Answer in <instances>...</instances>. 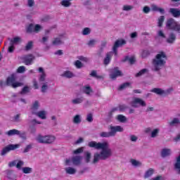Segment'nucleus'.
I'll use <instances>...</instances> for the list:
<instances>
[{
  "instance_id": "1",
  "label": "nucleus",
  "mask_w": 180,
  "mask_h": 180,
  "mask_svg": "<svg viewBox=\"0 0 180 180\" xmlns=\"http://www.w3.org/2000/svg\"><path fill=\"white\" fill-rule=\"evenodd\" d=\"M90 148H95L96 150H101L100 153H95L93 162L96 164L99 160L105 161L112 155V149L109 148V143L106 142L101 143L96 141H90L88 143Z\"/></svg>"
},
{
  "instance_id": "2",
  "label": "nucleus",
  "mask_w": 180,
  "mask_h": 180,
  "mask_svg": "<svg viewBox=\"0 0 180 180\" xmlns=\"http://www.w3.org/2000/svg\"><path fill=\"white\" fill-rule=\"evenodd\" d=\"M166 60H167V57L165 52H159V53L156 55L155 58L153 60V65L155 68V71H160L161 67H164L167 63Z\"/></svg>"
},
{
  "instance_id": "3",
  "label": "nucleus",
  "mask_w": 180,
  "mask_h": 180,
  "mask_svg": "<svg viewBox=\"0 0 180 180\" xmlns=\"http://www.w3.org/2000/svg\"><path fill=\"white\" fill-rule=\"evenodd\" d=\"M110 131L109 132H105L103 131L100 133V137H103V138H108V137H115L116 136V133L120 132L122 133L123 131V127L121 126H110Z\"/></svg>"
},
{
  "instance_id": "4",
  "label": "nucleus",
  "mask_w": 180,
  "mask_h": 180,
  "mask_svg": "<svg viewBox=\"0 0 180 180\" xmlns=\"http://www.w3.org/2000/svg\"><path fill=\"white\" fill-rule=\"evenodd\" d=\"M36 140L38 141V143L41 144H51V143H53V141L56 140V136L51 135L44 136L41 135H38Z\"/></svg>"
},
{
  "instance_id": "5",
  "label": "nucleus",
  "mask_w": 180,
  "mask_h": 180,
  "mask_svg": "<svg viewBox=\"0 0 180 180\" xmlns=\"http://www.w3.org/2000/svg\"><path fill=\"white\" fill-rule=\"evenodd\" d=\"M166 27L169 30H173L174 32L180 31V25L174 18H169L166 22Z\"/></svg>"
},
{
  "instance_id": "6",
  "label": "nucleus",
  "mask_w": 180,
  "mask_h": 180,
  "mask_svg": "<svg viewBox=\"0 0 180 180\" xmlns=\"http://www.w3.org/2000/svg\"><path fill=\"white\" fill-rule=\"evenodd\" d=\"M15 81L16 78H15V76L13 75L7 78L6 85L8 86H12L13 88H18V86H22V85H23L22 83Z\"/></svg>"
},
{
  "instance_id": "7",
  "label": "nucleus",
  "mask_w": 180,
  "mask_h": 180,
  "mask_svg": "<svg viewBox=\"0 0 180 180\" xmlns=\"http://www.w3.org/2000/svg\"><path fill=\"white\" fill-rule=\"evenodd\" d=\"M146 101H144L143 99L140 98H135L134 100L131 102V106L132 108H139V106H146Z\"/></svg>"
},
{
  "instance_id": "8",
  "label": "nucleus",
  "mask_w": 180,
  "mask_h": 180,
  "mask_svg": "<svg viewBox=\"0 0 180 180\" xmlns=\"http://www.w3.org/2000/svg\"><path fill=\"white\" fill-rule=\"evenodd\" d=\"M122 75L123 73L119 70V67H115L111 70L110 78H111V79H116L117 77H122Z\"/></svg>"
},
{
  "instance_id": "9",
  "label": "nucleus",
  "mask_w": 180,
  "mask_h": 180,
  "mask_svg": "<svg viewBox=\"0 0 180 180\" xmlns=\"http://www.w3.org/2000/svg\"><path fill=\"white\" fill-rule=\"evenodd\" d=\"M19 145L15 144H9L8 146L4 147L2 150H1V155H6V154H8V153H9V151H12L13 150H16V148H18Z\"/></svg>"
},
{
  "instance_id": "10",
  "label": "nucleus",
  "mask_w": 180,
  "mask_h": 180,
  "mask_svg": "<svg viewBox=\"0 0 180 180\" xmlns=\"http://www.w3.org/2000/svg\"><path fill=\"white\" fill-rule=\"evenodd\" d=\"M150 92H153V94H156V95H168V94L172 92V89H169L165 91L160 88H154L150 90Z\"/></svg>"
},
{
  "instance_id": "11",
  "label": "nucleus",
  "mask_w": 180,
  "mask_h": 180,
  "mask_svg": "<svg viewBox=\"0 0 180 180\" xmlns=\"http://www.w3.org/2000/svg\"><path fill=\"white\" fill-rule=\"evenodd\" d=\"M123 44H126V41L124 39L117 40L112 47V51L115 53V56H117V48L120 47V46H123Z\"/></svg>"
},
{
  "instance_id": "12",
  "label": "nucleus",
  "mask_w": 180,
  "mask_h": 180,
  "mask_svg": "<svg viewBox=\"0 0 180 180\" xmlns=\"http://www.w3.org/2000/svg\"><path fill=\"white\" fill-rule=\"evenodd\" d=\"M33 60H34V56H33V54L32 53L26 55L23 58L24 63L25 64V65H32Z\"/></svg>"
},
{
  "instance_id": "13",
  "label": "nucleus",
  "mask_w": 180,
  "mask_h": 180,
  "mask_svg": "<svg viewBox=\"0 0 180 180\" xmlns=\"http://www.w3.org/2000/svg\"><path fill=\"white\" fill-rule=\"evenodd\" d=\"M113 56V52L110 51L107 53L105 58L103 60L104 65H109Z\"/></svg>"
},
{
  "instance_id": "14",
  "label": "nucleus",
  "mask_w": 180,
  "mask_h": 180,
  "mask_svg": "<svg viewBox=\"0 0 180 180\" xmlns=\"http://www.w3.org/2000/svg\"><path fill=\"white\" fill-rule=\"evenodd\" d=\"M82 160V156H75L72 158V162L73 165H79Z\"/></svg>"
},
{
  "instance_id": "15",
  "label": "nucleus",
  "mask_w": 180,
  "mask_h": 180,
  "mask_svg": "<svg viewBox=\"0 0 180 180\" xmlns=\"http://www.w3.org/2000/svg\"><path fill=\"white\" fill-rule=\"evenodd\" d=\"M152 11H153V12H160V13H162V15L165 13V10L164 8H159L155 5H152Z\"/></svg>"
},
{
  "instance_id": "16",
  "label": "nucleus",
  "mask_w": 180,
  "mask_h": 180,
  "mask_svg": "<svg viewBox=\"0 0 180 180\" xmlns=\"http://www.w3.org/2000/svg\"><path fill=\"white\" fill-rule=\"evenodd\" d=\"M6 134H7V136H19V134H20V131L18 130V129H11L8 131H7L6 133Z\"/></svg>"
},
{
  "instance_id": "17",
  "label": "nucleus",
  "mask_w": 180,
  "mask_h": 180,
  "mask_svg": "<svg viewBox=\"0 0 180 180\" xmlns=\"http://www.w3.org/2000/svg\"><path fill=\"white\" fill-rule=\"evenodd\" d=\"M169 12L174 18H179V16H180V11L177 8H170Z\"/></svg>"
},
{
  "instance_id": "18",
  "label": "nucleus",
  "mask_w": 180,
  "mask_h": 180,
  "mask_svg": "<svg viewBox=\"0 0 180 180\" xmlns=\"http://www.w3.org/2000/svg\"><path fill=\"white\" fill-rule=\"evenodd\" d=\"M126 61H129V64L133 65L136 63V58L134 57L129 58V56H125L122 60V63H126Z\"/></svg>"
},
{
  "instance_id": "19",
  "label": "nucleus",
  "mask_w": 180,
  "mask_h": 180,
  "mask_svg": "<svg viewBox=\"0 0 180 180\" xmlns=\"http://www.w3.org/2000/svg\"><path fill=\"white\" fill-rule=\"evenodd\" d=\"M161 155L163 158H165V157H168V155H171V149L164 148L163 150H162Z\"/></svg>"
},
{
  "instance_id": "20",
  "label": "nucleus",
  "mask_w": 180,
  "mask_h": 180,
  "mask_svg": "<svg viewBox=\"0 0 180 180\" xmlns=\"http://www.w3.org/2000/svg\"><path fill=\"white\" fill-rule=\"evenodd\" d=\"M175 40H176V37L175 36V34L171 33L169 36V38L167 39V42L172 44V43H174Z\"/></svg>"
},
{
  "instance_id": "21",
  "label": "nucleus",
  "mask_w": 180,
  "mask_h": 180,
  "mask_svg": "<svg viewBox=\"0 0 180 180\" xmlns=\"http://www.w3.org/2000/svg\"><path fill=\"white\" fill-rule=\"evenodd\" d=\"M34 115L38 116V117H40V119L44 120L46 118V111L41 110L39 111L38 112H33Z\"/></svg>"
},
{
  "instance_id": "22",
  "label": "nucleus",
  "mask_w": 180,
  "mask_h": 180,
  "mask_svg": "<svg viewBox=\"0 0 180 180\" xmlns=\"http://www.w3.org/2000/svg\"><path fill=\"white\" fill-rule=\"evenodd\" d=\"M20 41H22V39L20 37H15L11 39L10 44H18V43H20Z\"/></svg>"
},
{
  "instance_id": "23",
  "label": "nucleus",
  "mask_w": 180,
  "mask_h": 180,
  "mask_svg": "<svg viewBox=\"0 0 180 180\" xmlns=\"http://www.w3.org/2000/svg\"><path fill=\"white\" fill-rule=\"evenodd\" d=\"M83 92L86 94V95H90L91 92H94L92 88L89 86H84L83 88Z\"/></svg>"
},
{
  "instance_id": "24",
  "label": "nucleus",
  "mask_w": 180,
  "mask_h": 180,
  "mask_svg": "<svg viewBox=\"0 0 180 180\" xmlns=\"http://www.w3.org/2000/svg\"><path fill=\"white\" fill-rule=\"evenodd\" d=\"M174 169H177L178 174H180V155L176 158V162L174 164Z\"/></svg>"
},
{
  "instance_id": "25",
  "label": "nucleus",
  "mask_w": 180,
  "mask_h": 180,
  "mask_svg": "<svg viewBox=\"0 0 180 180\" xmlns=\"http://www.w3.org/2000/svg\"><path fill=\"white\" fill-rule=\"evenodd\" d=\"M117 120H118V122H120L121 123H124L127 122V118H126V116L123 115H118L117 117Z\"/></svg>"
},
{
  "instance_id": "26",
  "label": "nucleus",
  "mask_w": 180,
  "mask_h": 180,
  "mask_svg": "<svg viewBox=\"0 0 180 180\" xmlns=\"http://www.w3.org/2000/svg\"><path fill=\"white\" fill-rule=\"evenodd\" d=\"M62 77H65L66 78H72V77H74V74L70 70H66L62 75Z\"/></svg>"
},
{
  "instance_id": "27",
  "label": "nucleus",
  "mask_w": 180,
  "mask_h": 180,
  "mask_svg": "<svg viewBox=\"0 0 180 180\" xmlns=\"http://www.w3.org/2000/svg\"><path fill=\"white\" fill-rule=\"evenodd\" d=\"M33 49V41H29L25 47V51H30Z\"/></svg>"
},
{
  "instance_id": "28",
  "label": "nucleus",
  "mask_w": 180,
  "mask_h": 180,
  "mask_svg": "<svg viewBox=\"0 0 180 180\" xmlns=\"http://www.w3.org/2000/svg\"><path fill=\"white\" fill-rule=\"evenodd\" d=\"M153 174H154V169L150 168L145 173L144 178H150V176H151V175H153Z\"/></svg>"
},
{
  "instance_id": "29",
  "label": "nucleus",
  "mask_w": 180,
  "mask_h": 180,
  "mask_svg": "<svg viewBox=\"0 0 180 180\" xmlns=\"http://www.w3.org/2000/svg\"><path fill=\"white\" fill-rule=\"evenodd\" d=\"M65 172L67 174H69L70 175H74L75 172H77V170L72 167H68L65 169Z\"/></svg>"
},
{
  "instance_id": "30",
  "label": "nucleus",
  "mask_w": 180,
  "mask_h": 180,
  "mask_svg": "<svg viewBox=\"0 0 180 180\" xmlns=\"http://www.w3.org/2000/svg\"><path fill=\"white\" fill-rule=\"evenodd\" d=\"M73 122L75 124H79V123H81V116L79 115H76L73 118Z\"/></svg>"
},
{
  "instance_id": "31",
  "label": "nucleus",
  "mask_w": 180,
  "mask_h": 180,
  "mask_svg": "<svg viewBox=\"0 0 180 180\" xmlns=\"http://www.w3.org/2000/svg\"><path fill=\"white\" fill-rule=\"evenodd\" d=\"M146 72H148V70L146 68L142 69L138 73L136 74L135 77H141V75H144Z\"/></svg>"
},
{
  "instance_id": "32",
  "label": "nucleus",
  "mask_w": 180,
  "mask_h": 180,
  "mask_svg": "<svg viewBox=\"0 0 180 180\" xmlns=\"http://www.w3.org/2000/svg\"><path fill=\"white\" fill-rule=\"evenodd\" d=\"M84 101V98L81 97V98H77L75 99H73L72 101V103H74V105H78V103H82V102Z\"/></svg>"
},
{
  "instance_id": "33",
  "label": "nucleus",
  "mask_w": 180,
  "mask_h": 180,
  "mask_svg": "<svg viewBox=\"0 0 180 180\" xmlns=\"http://www.w3.org/2000/svg\"><path fill=\"white\" fill-rule=\"evenodd\" d=\"M34 32V25L30 24L27 27V33H33Z\"/></svg>"
},
{
  "instance_id": "34",
  "label": "nucleus",
  "mask_w": 180,
  "mask_h": 180,
  "mask_svg": "<svg viewBox=\"0 0 180 180\" xmlns=\"http://www.w3.org/2000/svg\"><path fill=\"white\" fill-rule=\"evenodd\" d=\"M52 44H53V46H60V44H63V41H61L60 38H55L52 42Z\"/></svg>"
},
{
  "instance_id": "35",
  "label": "nucleus",
  "mask_w": 180,
  "mask_h": 180,
  "mask_svg": "<svg viewBox=\"0 0 180 180\" xmlns=\"http://www.w3.org/2000/svg\"><path fill=\"white\" fill-rule=\"evenodd\" d=\"M127 86H130V83L129 82H125L120 86L118 88L119 91H122V89H126Z\"/></svg>"
},
{
  "instance_id": "36",
  "label": "nucleus",
  "mask_w": 180,
  "mask_h": 180,
  "mask_svg": "<svg viewBox=\"0 0 180 180\" xmlns=\"http://www.w3.org/2000/svg\"><path fill=\"white\" fill-rule=\"evenodd\" d=\"M164 20H165V17L164 15H162L158 19V27H162V23H164Z\"/></svg>"
},
{
  "instance_id": "37",
  "label": "nucleus",
  "mask_w": 180,
  "mask_h": 180,
  "mask_svg": "<svg viewBox=\"0 0 180 180\" xmlns=\"http://www.w3.org/2000/svg\"><path fill=\"white\" fill-rule=\"evenodd\" d=\"M179 119L178 118H174L169 123V126H175V124H179Z\"/></svg>"
},
{
  "instance_id": "38",
  "label": "nucleus",
  "mask_w": 180,
  "mask_h": 180,
  "mask_svg": "<svg viewBox=\"0 0 180 180\" xmlns=\"http://www.w3.org/2000/svg\"><path fill=\"white\" fill-rule=\"evenodd\" d=\"M32 171V169L31 167H25L22 168L23 174H30Z\"/></svg>"
},
{
  "instance_id": "39",
  "label": "nucleus",
  "mask_w": 180,
  "mask_h": 180,
  "mask_svg": "<svg viewBox=\"0 0 180 180\" xmlns=\"http://www.w3.org/2000/svg\"><path fill=\"white\" fill-rule=\"evenodd\" d=\"M24 165L25 162H23V160H18V163L16 164V168H18V169H21L22 167H23Z\"/></svg>"
},
{
  "instance_id": "40",
  "label": "nucleus",
  "mask_w": 180,
  "mask_h": 180,
  "mask_svg": "<svg viewBox=\"0 0 180 180\" xmlns=\"http://www.w3.org/2000/svg\"><path fill=\"white\" fill-rule=\"evenodd\" d=\"M31 109H32V110H34V111L37 110V109H39V101H34Z\"/></svg>"
},
{
  "instance_id": "41",
  "label": "nucleus",
  "mask_w": 180,
  "mask_h": 180,
  "mask_svg": "<svg viewBox=\"0 0 180 180\" xmlns=\"http://www.w3.org/2000/svg\"><path fill=\"white\" fill-rule=\"evenodd\" d=\"M86 120L89 123H92V122H94V117L91 113L87 115Z\"/></svg>"
},
{
  "instance_id": "42",
  "label": "nucleus",
  "mask_w": 180,
  "mask_h": 180,
  "mask_svg": "<svg viewBox=\"0 0 180 180\" xmlns=\"http://www.w3.org/2000/svg\"><path fill=\"white\" fill-rule=\"evenodd\" d=\"M149 54H150V51H148V50H144L142 51L141 57L142 58H147Z\"/></svg>"
},
{
  "instance_id": "43",
  "label": "nucleus",
  "mask_w": 180,
  "mask_h": 180,
  "mask_svg": "<svg viewBox=\"0 0 180 180\" xmlns=\"http://www.w3.org/2000/svg\"><path fill=\"white\" fill-rule=\"evenodd\" d=\"M159 132H160V129H155L152 131V133H151V137H152L153 139H154L155 137H157V136H158V134Z\"/></svg>"
},
{
  "instance_id": "44",
  "label": "nucleus",
  "mask_w": 180,
  "mask_h": 180,
  "mask_svg": "<svg viewBox=\"0 0 180 180\" xmlns=\"http://www.w3.org/2000/svg\"><path fill=\"white\" fill-rule=\"evenodd\" d=\"M81 153H84V148H79L73 151V154H81Z\"/></svg>"
},
{
  "instance_id": "45",
  "label": "nucleus",
  "mask_w": 180,
  "mask_h": 180,
  "mask_svg": "<svg viewBox=\"0 0 180 180\" xmlns=\"http://www.w3.org/2000/svg\"><path fill=\"white\" fill-rule=\"evenodd\" d=\"M85 161L87 164L91 161V153L86 152Z\"/></svg>"
},
{
  "instance_id": "46",
  "label": "nucleus",
  "mask_w": 180,
  "mask_h": 180,
  "mask_svg": "<svg viewBox=\"0 0 180 180\" xmlns=\"http://www.w3.org/2000/svg\"><path fill=\"white\" fill-rule=\"evenodd\" d=\"M119 109L117 108H113L109 112H108V117H112V116H113V113H115V112H117Z\"/></svg>"
},
{
  "instance_id": "47",
  "label": "nucleus",
  "mask_w": 180,
  "mask_h": 180,
  "mask_svg": "<svg viewBox=\"0 0 180 180\" xmlns=\"http://www.w3.org/2000/svg\"><path fill=\"white\" fill-rule=\"evenodd\" d=\"M89 33H91V30L89 27H86L83 30L82 34H84V36H86L89 34Z\"/></svg>"
},
{
  "instance_id": "48",
  "label": "nucleus",
  "mask_w": 180,
  "mask_h": 180,
  "mask_svg": "<svg viewBox=\"0 0 180 180\" xmlns=\"http://www.w3.org/2000/svg\"><path fill=\"white\" fill-rule=\"evenodd\" d=\"M76 68H82V63L79 60H76L75 63Z\"/></svg>"
},
{
  "instance_id": "49",
  "label": "nucleus",
  "mask_w": 180,
  "mask_h": 180,
  "mask_svg": "<svg viewBox=\"0 0 180 180\" xmlns=\"http://www.w3.org/2000/svg\"><path fill=\"white\" fill-rule=\"evenodd\" d=\"M30 91V89H29V86H25L22 88L21 91V94H27V92Z\"/></svg>"
},
{
  "instance_id": "50",
  "label": "nucleus",
  "mask_w": 180,
  "mask_h": 180,
  "mask_svg": "<svg viewBox=\"0 0 180 180\" xmlns=\"http://www.w3.org/2000/svg\"><path fill=\"white\" fill-rule=\"evenodd\" d=\"M40 29H41V26H40L39 25H36L34 27V32L35 33H39V32H40Z\"/></svg>"
},
{
  "instance_id": "51",
  "label": "nucleus",
  "mask_w": 180,
  "mask_h": 180,
  "mask_svg": "<svg viewBox=\"0 0 180 180\" xmlns=\"http://www.w3.org/2000/svg\"><path fill=\"white\" fill-rule=\"evenodd\" d=\"M25 70L26 68H25V66H20L17 70V72H18L19 74H22V72L25 71Z\"/></svg>"
},
{
  "instance_id": "52",
  "label": "nucleus",
  "mask_w": 180,
  "mask_h": 180,
  "mask_svg": "<svg viewBox=\"0 0 180 180\" xmlns=\"http://www.w3.org/2000/svg\"><path fill=\"white\" fill-rule=\"evenodd\" d=\"M119 109L120 112H124V110H126V109H129V107L126 105H121L119 106Z\"/></svg>"
},
{
  "instance_id": "53",
  "label": "nucleus",
  "mask_w": 180,
  "mask_h": 180,
  "mask_svg": "<svg viewBox=\"0 0 180 180\" xmlns=\"http://www.w3.org/2000/svg\"><path fill=\"white\" fill-rule=\"evenodd\" d=\"M90 75H91V77H94V78H101V76H98L96 75V70H92Z\"/></svg>"
},
{
  "instance_id": "54",
  "label": "nucleus",
  "mask_w": 180,
  "mask_h": 180,
  "mask_svg": "<svg viewBox=\"0 0 180 180\" xmlns=\"http://www.w3.org/2000/svg\"><path fill=\"white\" fill-rule=\"evenodd\" d=\"M133 9V6L125 5L123 6V11H131Z\"/></svg>"
},
{
  "instance_id": "55",
  "label": "nucleus",
  "mask_w": 180,
  "mask_h": 180,
  "mask_svg": "<svg viewBox=\"0 0 180 180\" xmlns=\"http://www.w3.org/2000/svg\"><path fill=\"white\" fill-rule=\"evenodd\" d=\"M131 162L132 165H134V167H137L140 164V162H139L134 159L131 160Z\"/></svg>"
},
{
  "instance_id": "56",
  "label": "nucleus",
  "mask_w": 180,
  "mask_h": 180,
  "mask_svg": "<svg viewBox=\"0 0 180 180\" xmlns=\"http://www.w3.org/2000/svg\"><path fill=\"white\" fill-rule=\"evenodd\" d=\"M46 79V73L43 72L41 73L40 77H39V81L41 82H44V81H45Z\"/></svg>"
},
{
  "instance_id": "57",
  "label": "nucleus",
  "mask_w": 180,
  "mask_h": 180,
  "mask_svg": "<svg viewBox=\"0 0 180 180\" xmlns=\"http://www.w3.org/2000/svg\"><path fill=\"white\" fill-rule=\"evenodd\" d=\"M16 162H18V160H13L12 162H10L8 163V167H10L11 168H12V167H16Z\"/></svg>"
},
{
  "instance_id": "58",
  "label": "nucleus",
  "mask_w": 180,
  "mask_h": 180,
  "mask_svg": "<svg viewBox=\"0 0 180 180\" xmlns=\"http://www.w3.org/2000/svg\"><path fill=\"white\" fill-rule=\"evenodd\" d=\"M32 150V145H28L25 147V148L23 150V153H29Z\"/></svg>"
},
{
  "instance_id": "59",
  "label": "nucleus",
  "mask_w": 180,
  "mask_h": 180,
  "mask_svg": "<svg viewBox=\"0 0 180 180\" xmlns=\"http://www.w3.org/2000/svg\"><path fill=\"white\" fill-rule=\"evenodd\" d=\"M79 60H80V61H84V63H88V61H89V59H88V58L84 56H79Z\"/></svg>"
},
{
  "instance_id": "60",
  "label": "nucleus",
  "mask_w": 180,
  "mask_h": 180,
  "mask_svg": "<svg viewBox=\"0 0 180 180\" xmlns=\"http://www.w3.org/2000/svg\"><path fill=\"white\" fill-rule=\"evenodd\" d=\"M28 6L32 8L34 5V0H27Z\"/></svg>"
},
{
  "instance_id": "61",
  "label": "nucleus",
  "mask_w": 180,
  "mask_h": 180,
  "mask_svg": "<svg viewBox=\"0 0 180 180\" xmlns=\"http://www.w3.org/2000/svg\"><path fill=\"white\" fill-rule=\"evenodd\" d=\"M48 88L49 87H48L47 84L42 85V86H41V92H43V94H44V92H46V91H47Z\"/></svg>"
},
{
  "instance_id": "62",
  "label": "nucleus",
  "mask_w": 180,
  "mask_h": 180,
  "mask_svg": "<svg viewBox=\"0 0 180 180\" xmlns=\"http://www.w3.org/2000/svg\"><path fill=\"white\" fill-rule=\"evenodd\" d=\"M96 41L95 39H91L88 42V46H95Z\"/></svg>"
},
{
  "instance_id": "63",
  "label": "nucleus",
  "mask_w": 180,
  "mask_h": 180,
  "mask_svg": "<svg viewBox=\"0 0 180 180\" xmlns=\"http://www.w3.org/2000/svg\"><path fill=\"white\" fill-rule=\"evenodd\" d=\"M11 46L8 47V53H13V50H15V46L13 45L10 44Z\"/></svg>"
},
{
  "instance_id": "64",
  "label": "nucleus",
  "mask_w": 180,
  "mask_h": 180,
  "mask_svg": "<svg viewBox=\"0 0 180 180\" xmlns=\"http://www.w3.org/2000/svg\"><path fill=\"white\" fill-rule=\"evenodd\" d=\"M150 9L148 6L143 7V12L144 13H148L150 12Z\"/></svg>"
}]
</instances>
